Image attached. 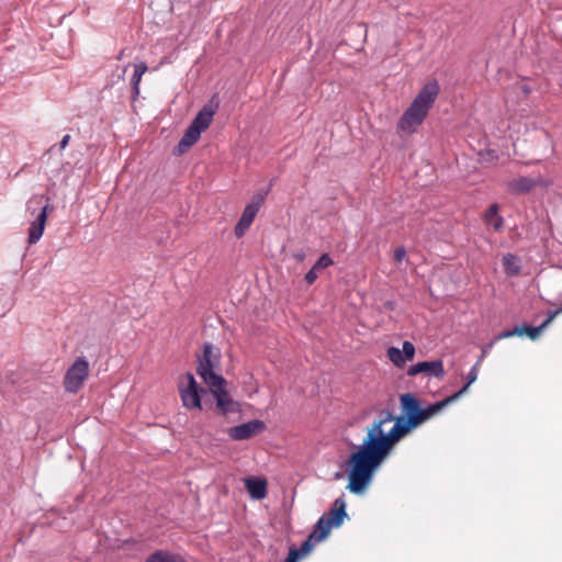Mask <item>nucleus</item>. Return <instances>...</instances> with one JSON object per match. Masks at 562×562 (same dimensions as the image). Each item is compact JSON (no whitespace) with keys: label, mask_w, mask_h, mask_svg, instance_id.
<instances>
[{"label":"nucleus","mask_w":562,"mask_h":562,"mask_svg":"<svg viewBox=\"0 0 562 562\" xmlns=\"http://www.w3.org/2000/svg\"><path fill=\"white\" fill-rule=\"evenodd\" d=\"M562 313V306L559 308V310H555L553 312H550L547 319L540 325V326H537V327H531V326H524V327H515L510 330H507V331H504L503 334L499 335V338H507V337H512V336H521L524 334H526L530 339H536L539 337V335L543 331V329L560 314Z\"/></svg>","instance_id":"4468645a"},{"label":"nucleus","mask_w":562,"mask_h":562,"mask_svg":"<svg viewBox=\"0 0 562 562\" xmlns=\"http://www.w3.org/2000/svg\"><path fill=\"white\" fill-rule=\"evenodd\" d=\"M49 198L46 195H34L26 203V210L32 215L40 209V213L36 218L31 223L29 228L27 243L33 245L40 240L42 237L47 216L50 212L54 211V206L49 203Z\"/></svg>","instance_id":"39448f33"},{"label":"nucleus","mask_w":562,"mask_h":562,"mask_svg":"<svg viewBox=\"0 0 562 562\" xmlns=\"http://www.w3.org/2000/svg\"><path fill=\"white\" fill-rule=\"evenodd\" d=\"M415 352V346L411 341L405 340L402 349L389 347V360L397 368L403 369L408 361L414 359Z\"/></svg>","instance_id":"2eb2a0df"},{"label":"nucleus","mask_w":562,"mask_h":562,"mask_svg":"<svg viewBox=\"0 0 562 562\" xmlns=\"http://www.w3.org/2000/svg\"><path fill=\"white\" fill-rule=\"evenodd\" d=\"M420 373L429 378L442 379L446 375L442 360L438 359L435 361H422L412 364L407 369L408 376H416Z\"/></svg>","instance_id":"ddd939ff"},{"label":"nucleus","mask_w":562,"mask_h":562,"mask_svg":"<svg viewBox=\"0 0 562 562\" xmlns=\"http://www.w3.org/2000/svg\"><path fill=\"white\" fill-rule=\"evenodd\" d=\"M383 414L381 411L380 416ZM385 423L386 416L380 417L368 429L361 445H350L352 450L345 464L349 479L347 488L353 494L361 495L366 492L374 473L386 459V432L382 429Z\"/></svg>","instance_id":"f257e3e1"},{"label":"nucleus","mask_w":562,"mask_h":562,"mask_svg":"<svg viewBox=\"0 0 562 562\" xmlns=\"http://www.w3.org/2000/svg\"><path fill=\"white\" fill-rule=\"evenodd\" d=\"M549 182L540 175L516 177L505 182L506 191L513 194H526L536 187H547Z\"/></svg>","instance_id":"9b49d317"},{"label":"nucleus","mask_w":562,"mask_h":562,"mask_svg":"<svg viewBox=\"0 0 562 562\" xmlns=\"http://www.w3.org/2000/svg\"><path fill=\"white\" fill-rule=\"evenodd\" d=\"M88 375V361L82 357L77 358L75 362L68 368L64 376L65 390L69 393H77L81 389Z\"/></svg>","instance_id":"1a4fd4ad"},{"label":"nucleus","mask_w":562,"mask_h":562,"mask_svg":"<svg viewBox=\"0 0 562 562\" xmlns=\"http://www.w3.org/2000/svg\"><path fill=\"white\" fill-rule=\"evenodd\" d=\"M484 221L487 225L492 226L494 231L498 232L503 228L504 218L498 214V205L492 204L484 214Z\"/></svg>","instance_id":"4be33fe9"},{"label":"nucleus","mask_w":562,"mask_h":562,"mask_svg":"<svg viewBox=\"0 0 562 562\" xmlns=\"http://www.w3.org/2000/svg\"><path fill=\"white\" fill-rule=\"evenodd\" d=\"M147 69L148 67L144 61H140L139 64L135 65V70L131 79L133 100H136L139 94V83L142 80V76L147 71Z\"/></svg>","instance_id":"b1692460"},{"label":"nucleus","mask_w":562,"mask_h":562,"mask_svg":"<svg viewBox=\"0 0 562 562\" xmlns=\"http://www.w3.org/2000/svg\"><path fill=\"white\" fill-rule=\"evenodd\" d=\"M283 562H296V561L294 560V558H291V557L288 554V557L284 559V561H283Z\"/></svg>","instance_id":"7c9ffc66"},{"label":"nucleus","mask_w":562,"mask_h":562,"mask_svg":"<svg viewBox=\"0 0 562 562\" xmlns=\"http://www.w3.org/2000/svg\"><path fill=\"white\" fill-rule=\"evenodd\" d=\"M145 562H186V559L170 551L157 550L149 554Z\"/></svg>","instance_id":"412c9836"},{"label":"nucleus","mask_w":562,"mask_h":562,"mask_svg":"<svg viewBox=\"0 0 562 562\" xmlns=\"http://www.w3.org/2000/svg\"><path fill=\"white\" fill-rule=\"evenodd\" d=\"M346 507L347 504L344 499V495H341L335 499L329 510L324 513L323 516L333 525L334 528H338L342 525L344 520L348 518Z\"/></svg>","instance_id":"f3484780"},{"label":"nucleus","mask_w":562,"mask_h":562,"mask_svg":"<svg viewBox=\"0 0 562 562\" xmlns=\"http://www.w3.org/2000/svg\"><path fill=\"white\" fill-rule=\"evenodd\" d=\"M267 429L265 422L252 419L247 423L228 428L227 434L231 439L240 441L250 439Z\"/></svg>","instance_id":"f8f14e48"},{"label":"nucleus","mask_w":562,"mask_h":562,"mask_svg":"<svg viewBox=\"0 0 562 562\" xmlns=\"http://www.w3.org/2000/svg\"><path fill=\"white\" fill-rule=\"evenodd\" d=\"M479 363L480 361H477L473 367L472 369L469 371V373L467 374V383L460 390L458 391L457 393H454L452 396H456V401L463 394L468 391L469 386L474 383L477 379V374H479Z\"/></svg>","instance_id":"a878e982"},{"label":"nucleus","mask_w":562,"mask_h":562,"mask_svg":"<svg viewBox=\"0 0 562 562\" xmlns=\"http://www.w3.org/2000/svg\"><path fill=\"white\" fill-rule=\"evenodd\" d=\"M334 528L330 522L322 515L321 518L313 527V531L310 533L311 538L314 539L315 542H321L327 539L329 536L330 529Z\"/></svg>","instance_id":"aec40b11"},{"label":"nucleus","mask_w":562,"mask_h":562,"mask_svg":"<svg viewBox=\"0 0 562 562\" xmlns=\"http://www.w3.org/2000/svg\"><path fill=\"white\" fill-rule=\"evenodd\" d=\"M334 263L328 254H323L314 265V270L325 269Z\"/></svg>","instance_id":"bb28decb"},{"label":"nucleus","mask_w":562,"mask_h":562,"mask_svg":"<svg viewBox=\"0 0 562 562\" xmlns=\"http://www.w3.org/2000/svg\"><path fill=\"white\" fill-rule=\"evenodd\" d=\"M183 378L187 380V385H182L180 382L178 385L179 395L182 405L188 409L202 411V395H206L210 392V386H201L194 375L191 372H187Z\"/></svg>","instance_id":"0eeeda50"},{"label":"nucleus","mask_w":562,"mask_h":562,"mask_svg":"<svg viewBox=\"0 0 562 562\" xmlns=\"http://www.w3.org/2000/svg\"><path fill=\"white\" fill-rule=\"evenodd\" d=\"M122 55H123V52H121L117 56V59H121L122 58Z\"/></svg>","instance_id":"473e14b6"},{"label":"nucleus","mask_w":562,"mask_h":562,"mask_svg":"<svg viewBox=\"0 0 562 562\" xmlns=\"http://www.w3.org/2000/svg\"><path fill=\"white\" fill-rule=\"evenodd\" d=\"M296 258H297L299 260H303V259H304V254H300V255H297V256H296Z\"/></svg>","instance_id":"2f4dec72"},{"label":"nucleus","mask_w":562,"mask_h":562,"mask_svg":"<svg viewBox=\"0 0 562 562\" xmlns=\"http://www.w3.org/2000/svg\"><path fill=\"white\" fill-rule=\"evenodd\" d=\"M456 401V396H448L447 398L429 405L426 408H420L418 400L411 393L401 396V405L404 413L403 417L413 418L417 424H423L434 415L439 413L448 404Z\"/></svg>","instance_id":"423d86ee"},{"label":"nucleus","mask_w":562,"mask_h":562,"mask_svg":"<svg viewBox=\"0 0 562 562\" xmlns=\"http://www.w3.org/2000/svg\"><path fill=\"white\" fill-rule=\"evenodd\" d=\"M439 92L440 87L435 79L429 80L422 87L397 122V132L402 137L411 136L418 131L435 104Z\"/></svg>","instance_id":"f03ea898"},{"label":"nucleus","mask_w":562,"mask_h":562,"mask_svg":"<svg viewBox=\"0 0 562 562\" xmlns=\"http://www.w3.org/2000/svg\"><path fill=\"white\" fill-rule=\"evenodd\" d=\"M263 201L265 194L258 193L254 195L251 202L246 205L239 221L234 228V234L237 238H241L246 234L247 229L250 227L256 215L258 214Z\"/></svg>","instance_id":"9d476101"},{"label":"nucleus","mask_w":562,"mask_h":562,"mask_svg":"<svg viewBox=\"0 0 562 562\" xmlns=\"http://www.w3.org/2000/svg\"><path fill=\"white\" fill-rule=\"evenodd\" d=\"M420 424H417L413 418L398 417L396 418L393 427L389 430V451L391 447L406 436L412 429L416 428Z\"/></svg>","instance_id":"dca6fc26"},{"label":"nucleus","mask_w":562,"mask_h":562,"mask_svg":"<svg viewBox=\"0 0 562 562\" xmlns=\"http://www.w3.org/2000/svg\"><path fill=\"white\" fill-rule=\"evenodd\" d=\"M367 30L363 24H349L342 30V42L359 49Z\"/></svg>","instance_id":"a211bd4d"},{"label":"nucleus","mask_w":562,"mask_h":562,"mask_svg":"<svg viewBox=\"0 0 562 562\" xmlns=\"http://www.w3.org/2000/svg\"><path fill=\"white\" fill-rule=\"evenodd\" d=\"M245 487L252 499H263L267 496L268 482L265 477L249 476L244 480Z\"/></svg>","instance_id":"6ab92c4d"},{"label":"nucleus","mask_w":562,"mask_h":562,"mask_svg":"<svg viewBox=\"0 0 562 562\" xmlns=\"http://www.w3.org/2000/svg\"><path fill=\"white\" fill-rule=\"evenodd\" d=\"M317 271L318 270H314V266L307 271L304 278L307 284H313L315 282L317 279Z\"/></svg>","instance_id":"cd10ccee"},{"label":"nucleus","mask_w":562,"mask_h":562,"mask_svg":"<svg viewBox=\"0 0 562 562\" xmlns=\"http://www.w3.org/2000/svg\"><path fill=\"white\" fill-rule=\"evenodd\" d=\"M220 103L216 95H213L206 104L194 116L190 125L184 131L179 143L173 147L172 155L181 156L186 154L201 137V134L209 128Z\"/></svg>","instance_id":"7ed1b4c3"},{"label":"nucleus","mask_w":562,"mask_h":562,"mask_svg":"<svg viewBox=\"0 0 562 562\" xmlns=\"http://www.w3.org/2000/svg\"><path fill=\"white\" fill-rule=\"evenodd\" d=\"M209 386V393L213 395L215 400V408L220 415L226 416L227 414L239 412V403L229 395L226 389V379H224L222 383H213Z\"/></svg>","instance_id":"6e6552de"},{"label":"nucleus","mask_w":562,"mask_h":562,"mask_svg":"<svg viewBox=\"0 0 562 562\" xmlns=\"http://www.w3.org/2000/svg\"><path fill=\"white\" fill-rule=\"evenodd\" d=\"M392 419H393V417H392V415L389 413V422H390V420H392Z\"/></svg>","instance_id":"72a5a7b5"},{"label":"nucleus","mask_w":562,"mask_h":562,"mask_svg":"<svg viewBox=\"0 0 562 562\" xmlns=\"http://www.w3.org/2000/svg\"><path fill=\"white\" fill-rule=\"evenodd\" d=\"M503 266L507 274L517 276L520 271L519 260L513 254L503 257Z\"/></svg>","instance_id":"393cba45"},{"label":"nucleus","mask_w":562,"mask_h":562,"mask_svg":"<svg viewBox=\"0 0 562 562\" xmlns=\"http://www.w3.org/2000/svg\"><path fill=\"white\" fill-rule=\"evenodd\" d=\"M221 352L211 342H204L202 353L196 355V373L206 385L222 383L225 379L215 372L220 368Z\"/></svg>","instance_id":"20e7f679"},{"label":"nucleus","mask_w":562,"mask_h":562,"mask_svg":"<svg viewBox=\"0 0 562 562\" xmlns=\"http://www.w3.org/2000/svg\"><path fill=\"white\" fill-rule=\"evenodd\" d=\"M69 140H70V135H65L63 137V139L60 140V143H59V148L60 149L66 148V146L68 145Z\"/></svg>","instance_id":"c756f323"},{"label":"nucleus","mask_w":562,"mask_h":562,"mask_svg":"<svg viewBox=\"0 0 562 562\" xmlns=\"http://www.w3.org/2000/svg\"><path fill=\"white\" fill-rule=\"evenodd\" d=\"M406 256V251L404 248H397L394 252V259L401 262Z\"/></svg>","instance_id":"c85d7f7f"},{"label":"nucleus","mask_w":562,"mask_h":562,"mask_svg":"<svg viewBox=\"0 0 562 562\" xmlns=\"http://www.w3.org/2000/svg\"><path fill=\"white\" fill-rule=\"evenodd\" d=\"M314 539L308 537L301 543L300 548H296L295 546H291L289 548V555L291 558H294L296 562H299L302 558L307 555L314 548Z\"/></svg>","instance_id":"5701e85b"}]
</instances>
